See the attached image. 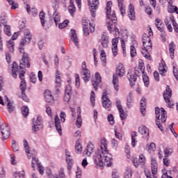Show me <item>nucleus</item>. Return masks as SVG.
Here are the masks:
<instances>
[{
  "label": "nucleus",
  "mask_w": 178,
  "mask_h": 178,
  "mask_svg": "<svg viewBox=\"0 0 178 178\" xmlns=\"http://www.w3.org/2000/svg\"><path fill=\"white\" fill-rule=\"evenodd\" d=\"M138 133L142 136H146V137H149V130L144 125L138 127Z\"/></svg>",
  "instance_id": "nucleus-25"
},
{
  "label": "nucleus",
  "mask_w": 178,
  "mask_h": 178,
  "mask_svg": "<svg viewBox=\"0 0 178 178\" xmlns=\"http://www.w3.org/2000/svg\"><path fill=\"white\" fill-rule=\"evenodd\" d=\"M137 69H138L140 72H141L142 74H144V73H145V66H144V62H143V60H139V64Z\"/></svg>",
  "instance_id": "nucleus-39"
},
{
  "label": "nucleus",
  "mask_w": 178,
  "mask_h": 178,
  "mask_svg": "<svg viewBox=\"0 0 178 178\" xmlns=\"http://www.w3.org/2000/svg\"><path fill=\"white\" fill-rule=\"evenodd\" d=\"M75 151L76 154H81L83 152V145L80 143V139H78L75 143Z\"/></svg>",
  "instance_id": "nucleus-29"
},
{
  "label": "nucleus",
  "mask_w": 178,
  "mask_h": 178,
  "mask_svg": "<svg viewBox=\"0 0 178 178\" xmlns=\"http://www.w3.org/2000/svg\"><path fill=\"white\" fill-rule=\"evenodd\" d=\"M112 52H113V56H118V44L119 42V37H117L114 39L112 40Z\"/></svg>",
  "instance_id": "nucleus-16"
},
{
  "label": "nucleus",
  "mask_w": 178,
  "mask_h": 178,
  "mask_svg": "<svg viewBox=\"0 0 178 178\" xmlns=\"http://www.w3.org/2000/svg\"><path fill=\"white\" fill-rule=\"evenodd\" d=\"M67 24H69V21L65 19L63 23L58 24V27L59 29H65V27H67Z\"/></svg>",
  "instance_id": "nucleus-55"
},
{
  "label": "nucleus",
  "mask_w": 178,
  "mask_h": 178,
  "mask_svg": "<svg viewBox=\"0 0 178 178\" xmlns=\"http://www.w3.org/2000/svg\"><path fill=\"white\" fill-rule=\"evenodd\" d=\"M7 1L11 5V9H17L18 5L13 0H7Z\"/></svg>",
  "instance_id": "nucleus-60"
},
{
  "label": "nucleus",
  "mask_w": 178,
  "mask_h": 178,
  "mask_svg": "<svg viewBox=\"0 0 178 178\" xmlns=\"http://www.w3.org/2000/svg\"><path fill=\"white\" fill-rule=\"evenodd\" d=\"M3 18L1 17V27L3 28L4 33L8 35V37H10L12 35V33H10V25L8 24V22H6V14L3 13Z\"/></svg>",
  "instance_id": "nucleus-10"
},
{
  "label": "nucleus",
  "mask_w": 178,
  "mask_h": 178,
  "mask_svg": "<svg viewBox=\"0 0 178 178\" xmlns=\"http://www.w3.org/2000/svg\"><path fill=\"white\" fill-rule=\"evenodd\" d=\"M100 148L102 151V154H99L96 156L95 159V163L97 166H104V165H106V166H111L112 163V157L111 156V154H109V151L108 150V140L106 138H102L100 141Z\"/></svg>",
  "instance_id": "nucleus-1"
},
{
  "label": "nucleus",
  "mask_w": 178,
  "mask_h": 178,
  "mask_svg": "<svg viewBox=\"0 0 178 178\" xmlns=\"http://www.w3.org/2000/svg\"><path fill=\"white\" fill-rule=\"evenodd\" d=\"M21 65H17V63L16 62H14L13 63L12 66V75L14 77V79H16L17 77V72H19V70L20 69H24V67H30V59L29 58V54L27 53H24L22 58V61L20 63Z\"/></svg>",
  "instance_id": "nucleus-3"
},
{
  "label": "nucleus",
  "mask_w": 178,
  "mask_h": 178,
  "mask_svg": "<svg viewBox=\"0 0 178 178\" xmlns=\"http://www.w3.org/2000/svg\"><path fill=\"white\" fill-rule=\"evenodd\" d=\"M108 122H109L111 126H113V124H115V118H113V115L109 114L108 115Z\"/></svg>",
  "instance_id": "nucleus-57"
},
{
  "label": "nucleus",
  "mask_w": 178,
  "mask_h": 178,
  "mask_svg": "<svg viewBox=\"0 0 178 178\" xmlns=\"http://www.w3.org/2000/svg\"><path fill=\"white\" fill-rule=\"evenodd\" d=\"M173 154V148L168 147L164 150L165 156H170V154Z\"/></svg>",
  "instance_id": "nucleus-47"
},
{
  "label": "nucleus",
  "mask_w": 178,
  "mask_h": 178,
  "mask_svg": "<svg viewBox=\"0 0 178 178\" xmlns=\"http://www.w3.org/2000/svg\"><path fill=\"white\" fill-rule=\"evenodd\" d=\"M19 88L22 91V94H24V92H26V90H27V84L26 83V81H21Z\"/></svg>",
  "instance_id": "nucleus-36"
},
{
  "label": "nucleus",
  "mask_w": 178,
  "mask_h": 178,
  "mask_svg": "<svg viewBox=\"0 0 178 178\" xmlns=\"http://www.w3.org/2000/svg\"><path fill=\"white\" fill-rule=\"evenodd\" d=\"M140 113L143 116H145V111H147V99L142 97L140 102Z\"/></svg>",
  "instance_id": "nucleus-17"
},
{
  "label": "nucleus",
  "mask_w": 178,
  "mask_h": 178,
  "mask_svg": "<svg viewBox=\"0 0 178 178\" xmlns=\"http://www.w3.org/2000/svg\"><path fill=\"white\" fill-rule=\"evenodd\" d=\"M22 113L24 118H27V116H29V107H27L26 106H22Z\"/></svg>",
  "instance_id": "nucleus-44"
},
{
  "label": "nucleus",
  "mask_w": 178,
  "mask_h": 178,
  "mask_svg": "<svg viewBox=\"0 0 178 178\" xmlns=\"http://www.w3.org/2000/svg\"><path fill=\"white\" fill-rule=\"evenodd\" d=\"M167 9L168 13H177L178 15V8L173 6V3H168Z\"/></svg>",
  "instance_id": "nucleus-30"
},
{
  "label": "nucleus",
  "mask_w": 178,
  "mask_h": 178,
  "mask_svg": "<svg viewBox=\"0 0 178 178\" xmlns=\"http://www.w3.org/2000/svg\"><path fill=\"white\" fill-rule=\"evenodd\" d=\"M71 40L75 45H77L79 39L77 38V34H76V30L74 29H71Z\"/></svg>",
  "instance_id": "nucleus-32"
},
{
  "label": "nucleus",
  "mask_w": 178,
  "mask_h": 178,
  "mask_svg": "<svg viewBox=\"0 0 178 178\" xmlns=\"http://www.w3.org/2000/svg\"><path fill=\"white\" fill-rule=\"evenodd\" d=\"M102 103L104 109H107L108 111H111V108H112V102L108 97V92L106 90L103 92L102 97Z\"/></svg>",
  "instance_id": "nucleus-8"
},
{
  "label": "nucleus",
  "mask_w": 178,
  "mask_h": 178,
  "mask_svg": "<svg viewBox=\"0 0 178 178\" xmlns=\"http://www.w3.org/2000/svg\"><path fill=\"white\" fill-rule=\"evenodd\" d=\"M155 115H156V124L158 126L159 129L163 131V127L162 124L166 122L168 116L166 115V111L163 108H159L156 107L155 108Z\"/></svg>",
  "instance_id": "nucleus-6"
},
{
  "label": "nucleus",
  "mask_w": 178,
  "mask_h": 178,
  "mask_svg": "<svg viewBox=\"0 0 178 178\" xmlns=\"http://www.w3.org/2000/svg\"><path fill=\"white\" fill-rule=\"evenodd\" d=\"M44 99L46 102L49 104H53L54 103V96H52V94H51L50 90H46L44 92Z\"/></svg>",
  "instance_id": "nucleus-24"
},
{
  "label": "nucleus",
  "mask_w": 178,
  "mask_h": 178,
  "mask_svg": "<svg viewBox=\"0 0 178 178\" xmlns=\"http://www.w3.org/2000/svg\"><path fill=\"white\" fill-rule=\"evenodd\" d=\"M90 102L92 106L94 108V106H95V92H94V91H91L90 92Z\"/></svg>",
  "instance_id": "nucleus-50"
},
{
  "label": "nucleus",
  "mask_w": 178,
  "mask_h": 178,
  "mask_svg": "<svg viewBox=\"0 0 178 178\" xmlns=\"http://www.w3.org/2000/svg\"><path fill=\"white\" fill-rule=\"evenodd\" d=\"M24 147L26 154L29 155V154H30V145H29V142L26 139L24 140Z\"/></svg>",
  "instance_id": "nucleus-41"
},
{
  "label": "nucleus",
  "mask_w": 178,
  "mask_h": 178,
  "mask_svg": "<svg viewBox=\"0 0 178 178\" xmlns=\"http://www.w3.org/2000/svg\"><path fill=\"white\" fill-rule=\"evenodd\" d=\"M30 79H31V83H33L34 84H35V83H37V76L35 74H34L33 73L31 74Z\"/></svg>",
  "instance_id": "nucleus-64"
},
{
  "label": "nucleus",
  "mask_w": 178,
  "mask_h": 178,
  "mask_svg": "<svg viewBox=\"0 0 178 178\" xmlns=\"http://www.w3.org/2000/svg\"><path fill=\"white\" fill-rule=\"evenodd\" d=\"M119 113H120V118L121 119V120H124L126 119V118H127V114L126 113H124V110H123V108H122V111H118Z\"/></svg>",
  "instance_id": "nucleus-53"
},
{
  "label": "nucleus",
  "mask_w": 178,
  "mask_h": 178,
  "mask_svg": "<svg viewBox=\"0 0 178 178\" xmlns=\"http://www.w3.org/2000/svg\"><path fill=\"white\" fill-rule=\"evenodd\" d=\"M66 175H65V170H63V168H61L58 172V175H55L54 176V178H65Z\"/></svg>",
  "instance_id": "nucleus-45"
},
{
  "label": "nucleus",
  "mask_w": 178,
  "mask_h": 178,
  "mask_svg": "<svg viewBox=\"0 0 178 178\" xmlns=\"http://www.w3.org/2000/svg\"><path fill=\"white\" fill-rule=\"evenodd\" d=\"M75 85L79 88L80 87V76L79 74H75Z\"/></svg>",
  "instance_id": "nucleus-58"
},
{
  "label": "nucleus",
  "mask_w": 178,
  "mask_h": 178,
  "mask_svg": "<svg viewBox=\"0 0 178 178\" xmlns=\"http://www.w3.org/2000/svg\"><path fill=\"white\" fill-rule=\"evenodd\" d=\"M145 176L147 178H158V177H156V176H155V175H152L151 173V171L148 169L145 170Z\"/></svg>",
  "instance_id": "nucleus-48"
},
{
  "label": "nucleus",
  "mask_w": 178,
  "mask_h": 178,
  "mask_svg": "<svg viewBox=\"0 0 178 178\" xmlns=\"http://www.w3.org/2000/svg\"><path fill=\"white\" fill-rule=\"evenodd\" d=\"M159 71L161 76H163L165 73L168 72V67H166V63L163 59H162L161 63H159Z\"/></svg>",
  "instance_id": "nucleus-21"
},
{
  "label": "nucleus",
  "mask_w": 178,
  "mask_h": 178,
  "mask_svg": "<svg viewBox=\"0 0 178 178\" xmlns=\"http://www.w3.org/2000/svg\"><path fill=\"white\" fill-rule=\"evenodd\" d=\"M175 49H176V44H175V42H172L169 44V54L171 59L175 58Z\"/></svg>",
  "instance_id": "nucleus-28"
},
{
  "label": "nucleus",
  "mask_w": 178,
  "mask_h": 178,
  "mask_svg": "<svg viewBox=\"0 0 178 178\" xmlns=\"http://www.w3.org/2000/svg\"><path fill=\"white\" fill-rule=\"evenodd\" d=\"M35 165H38V166H39V163H38V159L33 156L32 157V168L34 170L35 168Z\"/></svg>",
  "instance_id": "nucleus-56"
},
{
  "label": "nucleus",
  "mask_w": 178,
  "mask_h": 178,
  "mask_svg": "<svg viewBox=\"0 0 178 178\" xmlns=\"http://www.w3.org/2000/svg\"><path fill=\"white\" fill-rule=\"evenodd\" d=\"M66 161L67 163H73V159H72L70 153L67 152H66Z\"/></svg>",
  "instance_id": "nucleus-54"
},
{
  "label": "nucleus",
  "mask_w": 178,
  "mask_h": 178,
  "mask_svg": "<svg viewBox=\"0 0 178 178\" xmlns=\"http://www.w3.org/2000/svg\"><path fill=\"white\" fill-rule=\"evenodd\" d=\"M39 17L40 19L42 26V27H44L45 26V13H44V11H41L39 14Z\"/></svg>",
  "instance_id": "nucleus-40"
},
{
  "label": "nucleus",
  "mask_w": 178,
  "mask_h": 178,
  "mask_svg": "<svg viewBox=\"0 0 178 178\" xmlns=\"http://www.w3.org/2000/svg\"><path fill=\"white\" fill-rule=\"evenodd\" d=\"M126 74V68L123 63H120L116 67L115 74L113 76L112 84L115 91H119V78L123 77Z\"/></svg>",
  "instance_id": "nucleus-5"
},
{
  "label": "nucleus",
  "mask_w": 178,
  "mask_h": 178,
  "mask_svg": "<svg viewBox=\"0 0 178 178\" xmlns=\"http://www.w3.org/2000/svg\"><path fill=\"white\" fill-rule=\"evenodd\" d=\"M163 97L168 108H173V106H175V102L172 99V89L169 85L166 86L165 90L163 94Z\"/></svg>",
  "instance_id": "nucleus-7"
},
{
  "label": "nucleus",
  "mask_w": 178,
  "mask_h": 178,
  "mask_svg": "<svg viewBox=\"0 0 178 178\" xmlns=\"http://www.w3.org/2000/svg\"><path fill=\"white\" fill-rule=\"evenodd\" d=\"M54 22L56 26H58V23H60V15L58 11H55L54 13Z\"/></svg>",
  "instance_id": "nucleus-34"
},
{
  "label": "nucleus",
  "mask_w": 178,
  "mask_h": 178,
  "mask_svg": "<svg viewBox=\"0 0 178 178\" xmlns=\"http://www.w3.org/2000/svg\"><path fill=\"white\" fill-rule=\"evenodd\" d=\"M81 74L82 76L83 80L86 83H87V81H90L91 73L90 72V70L87 68V64L86 63V61H83L82 63Z\"/></svg>",
  "instance_id": "nucleus-9"
},
{
  "label": "nucleus",
  "mask_w": 178,
  "mask_h": 178,
  "mask_svg": "<svg viewBox=\"0 0 178 178\" xmlns=\"http://www.w3.org/2000/svg\"><path fill=\"white\" fill-rule=\"evenodd\" d=\"M75 124L78 129H80V127H81V124H83V120L81 119V115L80 113L77 115Z\"/></svg>",
  "instance_id": "nucleus-35"
},
{
  "label": "nucleus",
  "mask_w": 178,
  "mask_h": 178,
  "mask_svg": "<svg viewBox=\"0 0 178 178\" xmlns=\"http://www.w3.org/2000/svg\"><path fill=\"white\" fill-rule=\"evenodd\" d=\"M146 148L149 152H154L156 149V145H155V143H151L149 145H147Z\"/></svg>",
  "instance_id": "nucleus-42"
},
{
  "label": "nucleus",
  "mask_w": 178,
  "mask_h": 178,
  "mask_svg": "<svg viewBox=\"0 0 178 178\" xmlns=\"http://www.w3.org/2000/svg\"><path fill=\"white\" fill-rule=\"evenodd\" d=\"M130 54H131V58H134V56H136L137 55V51H136V47H134V45H131L130 47Z\"/></svg>",
  "instance_id": "nucleus-52"
},
{
  "label": "nucleus",
  "mask_w": 178,
  "mask_h": 178,
  "mask_svg": "<svg viewBox=\"0 0 178 178\" xmlns=\"http://www.w3.org/2000/svg\"><path fill=\"white\" fill-rule=\"evenodd\" d=\"M128 17L130 20H136V11L134 10V6L131 3L129 6Z\"/></svg>",
  "instance_id": "nucleus-20"
},
{
  "label": "nucleus",
  "mask_w": 178,
  "mask_h": 178,
  "mask_svg": "<svg viewBox=\"0 0 178 178\" xmlns=\"http://www.w3.org/2000/svg\"><path fill=\"white\" fill-rule=\"evenodd\" d=\"M175 22V20L173 15H170L167 16L164 19L165 24H173Z\"/></svg>",
  "instance_id": "nucleus-31"
},
{
  "label": "nucleus",
  "mask_w": 178,
  "mask_h": 178,
  "mask_svg": "<svg viewBox=\"0 0 178 178\" xmlns=\"http://www.w3.org/2000/svg\"><path fill=\"white\" fill-rule=\"evenodd\" d=\"M133 94L131 92H129V95L127 97V105L128 108H131L133 106Z\"/></svg>",
  "instance_id": "nucleus-33"
},
{
  "label": "nucleus",
  "mask_w": 178,
  "mask_h": 178,
  "mask_svg": "<svg viewBox=\"0 0 178 178\" xmlns=\"http://www.w3.org/2000/svg\"><path fill=\"white\" fill-rule=\"evenodd\" d=\"M13 151H15V152L19 151V146H17V145L16 144V140H12V145H11Z\"/></svg>",
  "instance_id": "nucleus-61"
},
{
  "label": "nucleus",
  "mask_w": 178,
  "mask_h": 178,
  "mask_svg": "<svg viewBox=\"0 0 178 178\" xmlns=\"http://www.w3.org/2000/svg\"><path fill=\"white\" fill-rule=\"evenodd\" d=\"M100 42L103 48H106L109 44V37L106 35V33H104L100 38Z\"/></svg>",
  "instance_id": "nucleus-19"
},
{
  "label": "nucleus",
  "mask_w": 178,
  "mask_h": 178,
  "mask_svg": "<svg viewBox=\"0 0 178 178\" xmlns=\"http://www.w3.org/2000/svg\"><path fill=\"white\" fill-rule=\"evenodd\" d=\"M54 122L57 131H58L59 134H62V126L60 125V120L59 119V116H58V115L55 116Z\"/></svg>",
  "instance_id": "nucleus-27"
},
{
  "label": "nucleus",
  "mask_w": 178,
  "mask_h": 178,
  "mask_svg": "<svg viewBox=\"0 0 178 178\" xmlns=\"http://www.w3.org/2000/svg\"><path fill=\"white\" fill-rule=\"evenodd\" d=\"M121 45L122 48V54L124 56H126V43L124 40H121Z\"/></svg>",
  "instance_id": "nucleus-62"
},
{
  "label": "nucleus",
  "mask_w": 178,
  "mask_h": 178,
  "mask_svg": "<svg viewBox=\"0 0 178 178\" xmlns=\"http://www.w3.org/2000/svg\"><path fill=\"white\" fill-rule=\"evenodd\" d=\"M69 13L72 16H74V12H76V6H69L68 8Z\"/></svg>",
  "instance_id": "nucleus-63"
},
{
  "label": "nucleus",
  "mask_w": 178,
  "mask_h": 178,
  "mask_svg": "<svg viewBox=\"0 0 178 178\" xmlns=\"http://www.w3.org/2000/svg\"><path fill=\"white\" fill-rule=\"evenodd\" d=\"M151 170L152 175H156L158 173V162L156 158H152L151 159Z\"/></svg>",
  "instance_id": "nucleus-18"
},
{
  "label": "nucleus",
  "mask_w": 178,
  "mask_h": 178,
  "mask_svg": "<svg viewBox=\"0 0 178 178\" xmlns=\"http://www.w3.org/2000/svg\"><path fill=\"white\" fill-rule=\"evenodd\" d=\"M118 8L121 13V16H126V6H124V4L118 6Z\"/></svg>",
  "instance_id": "nucleus-49"
},
{
  "label": "nucleus",
  "mask_w": 178,
  "mask_h": 178,
  "mask_svg": "<svg viewBox=\"0 0 178 178\" xmlns=\"http://www.w3.org/2000/svg\"><path fill=\"white\" fill-rule=\"evenodd\" d=\"M94 152V145L92 143H89L86 149L83 151V155H86V156H90L91 154Z\"/></svg>",
  "instance_id": "nucleus-23"
},
{
  "label": "nucleus",
  "mask_w": 178,
  "mask_h": 178,
  "mask_svg": "<svg viewBox=\"0 0 178 178\" xmlns=\"http://www.w3.org/2000/svg\"><path fill=\"white\" fill-rule=\"evenodd\" d=\"M143 80L145 87H148L149 86V78L148 77V75H147L145 72L143 74Z\"/></svg>",
  "instance_id": "nucleus-37"
},
{
  "label": "nucleus",
  "mask_w": 178,
  "mask_h": 178,
  "mask_svg": "<svg viewBox=\"0 0 178 178\" xmlns=\"http://www.w3.org/2000/svg\"><path fill=\"white\" fill-rule=\"evenodd\" d=\"M7 47L10 52H13V51H15V42H13V40H9L7 42Z\"/></svg>",
  "instance_id": "nucleus-38"
},
{
  "label": "nucleus",
  "mask_w": 178,
  "mask_h": 178,
  "mask_svg": "<svg viewBox=\"0 0 178 178\" xmlns=\"http://www.w3.org/2000/svg\"><path fill=\"white\" fill-rule=\"evenodd\" d=\"M133 175V171L131 168H127L125 171L124 178H131Z\"/></svg>",
  "instance_id": "nucleus-51"
},
{
  "label": "nucleus",
  "mask_w": 178,
  "mask_h": 178,
  "mask_svg": "<svg viewBox=\"0 0 178 178\" xmlns=\"http://www.w3.org/2000/svg\"><path fill=\"white\" fill-rule=\"evenodd\" d=\"M1 129V133L2 135L1 140L2 141H5V140H8V138L10 137V128L9 126L2 124Z\"/></svg>",
  "instance_id": "nucleus-14"
},
{
  "label": "nucleus",
  "mask_w": 178,
  "mask_h": 178,
  "mask_svg": "<svg viewBox=\"0 0 178 178\" xmlns=\"http://www.w3.org/2000/svg\"><path fill=\"white\" fill-rule=\"evenodd\" d=\"M88 6H90L91 16L95 17L97 13L96 10L98 9V5H99V0H88Z\"/></svg>",
  "instance_id": "nucleus-12"
},
{
  "label": "nucleus",
  "mask_w": 178,
  "mask_h": 178,
  "mask_svg": "<svg viewBox=\"0 0 178 178\" xmlns=\"http://www.w3.org/2000/svg\"><path fill=\"white\" fill-rule=\"evenodd\" d=\"M26 10L29 15H31L34 17L36 16L38 13V11L37 10V8H35V7L31 8L29 4L26 5Z\"/></svg>",
  "instance_id": "nucleus-22"
},
{
  "label": "nucleus",
  "mask_w": 178,
  "mask_h": 178,
  "mask_svg": "<svg viewBox=\"0 0 178 178\" xmlns=\"http://www.w3.org/2000/svg\"><path fill=\"white\" fill-rule=\"evenodd\" d=\"M106 10V17L107 19H108V20H111V22H107V29L110 33H112V31L113 30V28H112V26H113L112 23L116 24L118 22V17H116V13L115 11H113L112 13V1L107 2Z\"/></svg>",
  "instance_id": "nucleus-4"
},
{
  "label": "nucleus",
  "mask_w": 178,
  "mask_h": 178,
  "mask_svg": "<svg viewBox=\"0 0 178 178\" xmlns=\"http://www.w3.org/2000/svg\"><path fill=\"white\" fill-rule=\"evenodd\" d=\"M143 48H142L141 54L143 58L147 60H152V57H151L149 52L152 51V42L151 41V38L147 33L143 35Z\"/></svg>",
  "instance_id": "nucleus-2"
},
{
  "label": "nucleus",
  "mask_w": 178,
  "mask_h": 178,
  "mask_svg": "<svg viewBox=\"0 0 178 178\" xmlns=\"http://www.w3.org/2000/svg\"><path fill=\"white\" fill-rule=\"evenodd\" d=\"M4 101L7 104V108L10 113H12L13 111L15 110V106H13V103L9 100V98H8V96L4 97Z\"/></svg>",
  "instance_id": "nucleus-26"
},
{
  "label": "nucleus",
  "mask_w": 178,
  "mask_h": 178,
  "mask_svg": "<svg viewBox=\"0 0 178 178\" xmlns=\"http://www.w3.org/2000/svg\"><path fill=\"white\" fill-rule=\"evenodd\" d=\"M26 44H29V42L26 41V39L23 38L19 43V52H22V51H24V49H23V47L24 45H26Z\"/></svg>",
  "instance_id": "nucleus-43"
},
{
  "label": "nucleus",
  "mask_w": 178,
  "mask_h": 178,
  "mask_svg": "<svg viewBox=\"0 0 178 178\" xmlns=\"http://www.w3.org/2000/svg\"><path fill=\"white\" fill-rule=\"evenodd\" d=\"M136 137H137V132L134 131L131 133V145L132 147H136V143H137V140H136Z\"/></svg>",
  "instance_id": "nucleus-46"
},
{
  "label": "nucleus",
  "mask_w": 178,
  "mask_h": 178,
  "mask_svg": "<svg viewBox=\"0 0 178 178\" xmlns=\"http://www.w3.org/2000/svg\"><path fill=\"white\" fill-rule=\"evenodd\" d=\"M102 78L101 77V74H99V73L98 72H96L95 74V79L92 81V84L95 91L98 90V87L99 86L101 82L102 81Z\"/></svg>",
  "instance_id": "nucleus-15"
},
{
  "label": "nucleus",
  "mask_w": 178,
  "mask_h": 178,
  "mask_svg": "<svg viewBox=\"0 0 178 178\" xmlns=\"http://www.w3.org/2000/svg\"><path fill=\"white\" fill-rule=\"evenodd\" d=\"M139 69H137V67H135V74H131L130 73L127 74V77L128 79L129 80V83H130V86L131 87H134V85L136 83V81H137V77L141 76V74L143 72H141V71H139Z\"/></svg>",
  "instance_id": "nucleus-11"
},
{
  "label": "nucleus",
  "mask_w": 178,
  "mask_h": 178,
  "mask_svg": "<svg viewBox=\"0 0 178 178\" xmlns=\"http://www.w3.org/2000/svg\"><path fill=\"white\" fill-rule=\"evenodd\" d=\"M24 40H26L28 44H30L31 41V33L30 32L26 33L24 37Z\"/></svg>",
  "instance_id": "nucleus-59"
},
{
  "label": "nucleus",
  "mask_w": 178,
  "mask_h": 178,
  "mask_svg": "<svg viewBox=\"0 0 178 178\" xmlns=\"http://www.w3.org/2000/svg\"><path fill=\"white\" fill-rule=\"evenodd\" d=\"M131 162L133 163L135 168H138L139 166H144L145 165V156L144 154H140L139 155L138 162H137V157L133 156L131 158Z\"/></svg>",
  "instance_id": "nucleus-13"
}]
</instances>
